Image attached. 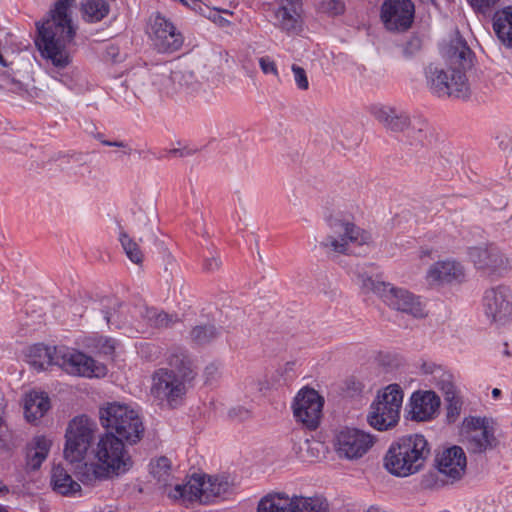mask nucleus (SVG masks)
<instances>
[{
    "instance_id": "30",
    "label": "nucleus",
    "mask_w": 512,
    "mask_h": 512,
    "mask_svg": "<svg viewBox=\"0 0 512 512\" xmlns=\"http://www.w3.org/2000/svg\"><path fill=\"white\" fill-rule=\"evenodd\" d=\"M55 350H58V348L35 344L28 349L27 361L37 370L46 369L48 366L55 364Z\"/></svg>"
},
{
    "instance_id": "53",
    "label": "nucleus",
    "mask_w": 512,
    "mask_h": 512,
    "mask_svg": "<svg viewBox=\"0 0 512 512\" xmlns=\"http://www.w3.org/2000/svg\"><path fill=\"white\" fill-rule=\"evenodd\" d=\"M166 263L167 265L170 266H173L175 264V259L169 252L166 254Z\"/></svg>"
},
{
    "instance_id": "12",
    "label": "nucleus",
    "mask_w": 512,
    "mask_h": 512,
    "mask_svg": "<svg viewBox=\"0 0 512 512\" xmlns=\"http://www.w3.org/2000/svg\"><path fill=\"white\" fill-rule=\"evenodd\" d=\"M257 512H330L327 501L321 497H305L287 493H272L258 503Z\"/></svg>"
},
{
    "instance_id": "31",
    "label": "nucleus",
    "mask_w": 512,
    "mask_h": 512,
    "mask_svg": "<svg viewBox=\"0 0 512 512\" xmlns=\"http://www.w3.org/2000/svg\"><path fill=\"white\" fill-rule=\"evenodd\" d=\"M51 484L53 489L62 495L74 494L81 489L80 484L74 481L61 465H55L52 468Z\"/></svg>"
},
{
    "instance_id": "43",
    "label": "nucleus",
    "mask_w": 512,
    "mask_h": 512,
    "mask_svg": "<svg viewBox=\"0 0 512 512\" xmlns=\"http://www.w3.org/2000/svg\"><path fill=\"white\" fill-rule=\"evenodd\" d=\"M422 42L417 36L410 37L402 46V54L405 58H411L421 49Z\"/></svg>"
},
{
    "instance_id": "21",
    "label": "nucleus",
    "mask_w": 512,
    "mask_h": 512,
    "mask_svg": "<svg viewBox=\"0 0 512 512\" xmlns=\"http://www.w3.org/2000/svg\"><path fill=\"white\" fill-rule=\"evenodd\" d=\"M415 5L412 0H385L381 6V19L386 28L405 31L414 21Z\"/></svg>"
},
{
    "instance_id": "13",
    "label": "nucleus",
    "mask_w": 512,
    "mask_h": 512,
    "mask_svg": "<svg viewBox=\"0 0 512 512\" xmlns=\"http://www.w3.org/2000/svg\"><path fill=\"white\" fill-rule=\"evenodd\" d=\"M96 431V424L86 416L75 417L66 430L64 457L70 463L84 460L91 446Z\"/></svg>"
},
{
    "instance_id": "9",
    "label": "nucleus",
    "mask_w": 512,
    "mask_h": 512,
    "mask_svg": "<svg viewBox=\"0 0 512 512\" xmlns=\"http://www.w3.org/2000/svg\"><path fill=\"white\" fill-rule=\"evenodd\" d=\"M100 420L107 432L114 433L129 445L139 442L144 426L137 411L125 404L110 403L100 410Z\"/></svg>"
},
{
    "instance_id": "22",
    "label": "nucleus",
    "mask_w": 512,
    "mask_h": 512,
    "mask_svg": "<svg viewBox=\"0 0 512 512\" xmlns=\"http://www.w3.org/2000/svg\"><path fill=\"white\" fill-rule=\"evenodd\" d=\"M150 35L155 48L162 53H172L183 45V36L168 19L156 14L150 23Z\"/></svg>"
},
{
    "instance_id": "10",
    "label": "nucleus",
    "mask_w": 512,
    "mask_h": 512,
    "mask_svg": "<svg viewBox=\"0 0 512 512\" xmlns=\"http://www.w3.org/2000/svg\"><path fill=\"white\" fill-rule=\"evenodd\" d=\"M424 74L427 88L439 98H464L468 95L467 78L459 68L430 63Z\"/></svg>"
},
{
    "instance_id": "26",
    "label": "nucleus",
    "mask_w": 512,
    "mask_h": 512,
    "mask_svg": "<svg viewBox=\"0 0 512 512\" xmlns=\"http://www.w3.org/2000/svg\"><path fill=\"white\" fill-rule=\"evenodd\" d=\"M426 278L430 284H446L462 282L465 278V269L455 260L438 261L427 271Z\"/></svg>"
},
{
    "instance_id": "7",
    "label": "nucleus",
    "mask_w": 512,
    "mask_h": 512,
    "mask_svg": "<svg viewBox=\"0 0 512 512\" xmlns=\"http://www.w3.org/2000/svg\"><path fill=\"white\" fill-rule=\"evenodd\" d=\"M125 443V440L112 432H106L100 437L95 448L97 464L93 466L97 479L119 476L132 468L133 460Z\"/></svg>"
},
{
    "instance_id": "27",
    "label": "nucleus",
    "mask_w": 512,
    "mask_h": 512,
    "mask_svg": "<svg viewBox=\"0 0 512 512\" xmlns=\"http://www.w3.org/2000/svg\"><path fill=\"white\" fill-rule=\"evenodd\" d=\"M493 30L504 46L512 48V6H507L494 14Z\"/></svg>"
},
{
    "instance_id": "57",
    "label": "nucleus",
    "mask_w": 512,
    "mask_h": 512,
    "mask_svg": "<svg viewBox=\"0 0 512 512\" xmlns=\"http://www.w3.org/2000/svg\"><path fill=\"white\" fill-rule=\"evenodd\" d=\"M423 4H432L436 5V0H419Z\"/></svg>"
},
{
    "instance_id": "46",
    "label": "nucleus",
    "mask_w": 512,
    "mask_h": 512,
    "mask_svg": "<svg viewBox=\"0 0 512 512\" xmlns=\"http://www.w3.org/2000/svg\"><path fill=\"white\" fill-rule=\"evenodd\" d=\"M259 66L264 74H272L275 77H279L277 65L269 56L259 58Z\"/></svg>"
},
{
    "instance_id": "16",
    "label": "nucleus",
    "mask_w": 512,
    "mask_h": 512,
    "mask_svg": "<svg viewBox=\"0 0 512 512\" xmlns=\"http://www.w3.org/2000/svg\"><path fill=\"white\" fill-rule=\"evenodd\" d=\"M323 406L324 398L315 389L304 387L298 391L292 403L294 418L308 430H316L320 425Z\"/></svg>"
},
{
    "instance_id": "17",
    "label": "nucleus",
    "mask_w": 512,
    "mask_h": 512,
    "mask_svg": "<svg viewBox=\"0 0 512 512\" xmlns=\"http://www.w3.org/2000/svg\"><path fill=\"white\" fill-rule=\"evenodd\" d=\"M493 421L487 417L468 416L463 419L461 436L473 453H482L494 446Z\"/></svg>"
},
{
    "instance_id": "42",
    "label": "nucleus",
    "mask_w": 512,
    "mask_h": 512,
    "mask_svg": "<svg viewBox=\"0 0 512 512\" xmlns=\"http://www.w3.org/2000/svg\"><path fill=\"white\" fill-rule=\"evenodd\" d=\"M320 10L330 16H337L344 12L345 5L340 0H323L320 3Z\"/></svg>"
},
{
    "instance_id": "40",
    "label": "nucleus",
    "mask_w": 512,
    "mask_h": 512,
    "mask_svg": "<svg viewBox=\"0 0 512 512\" xmlns=\"http://www.w3.org/2000/svg\"><path fill=\"white\" fill-rule=\"evenodd\" d=\"M144 318L148 324L156 328H166L177 322V317L160 312L155 308H146Z\"/></svg>"
},
{
    "instance_id": "41",
    "label": "nucleus",
    "mask_w": 512,
    "mask_h": 512,
    "mask_svg": "<svg viewBox=\"0 0 512 512\" xmlns=\"http://www.w3.org/2000/svg\"><path fill=\"white\" fill-rule=\"evenodd\" d=\"M119 241L129 260L135 264H141L143 253L139 245L126 232H120Z\"/></svg>"
},
{
    "instance_id": "61",
    "label": "nucleus",
    "mask_w": 512,
    "mask_h": 512,
    "mask_svg": "<svg viewBox=\"0 0 512 512\" xmlns=\"http://www.w3.org/2000/svg\"><path fill=\"white\" fill-rule=\"evenodd\" d=\"M0 512H7V511L4 507L0 506Z\"/></svg>"
},
{
    "instance_id": "45",
    "label": "nucleus",
    "mask_w": 512,
    "mask_h": 512,
    "mask_svg": "<svg viewBox=\"0 0 512 512\" xmlns=\"http://www.w3.org/2000/svg\"><path fill=\"white\" fill-rule=\"evenodd\" d=\"M500 0H468L472 8L482 14L490 12Z\"/></svg>"
},
{
    "instance_id": "50",
    "label": "nucleus",
    "mask_w": 512,
    "mask_h": 512,
    "mask_svg": "<svg viewBox=\"0 0 512 512\" xmlns=\"http://www.w3.org/2000/svg\"><path fill=\"white\" fill-rule=\"evenodd\" d=\"M245 384L250 393L261 392L266 387L264 382L254 378L247 379Z\"/></svg>"
},
{
    "instance_id": "23",
    "label": "nucleus",
    "mask_w": 512,
    "mask_h": 512,
    "mask_svg": "<svg viewBox=\"0 0 512 512\" xmlns=\"http://www.w3.org/2000/svg\"><path fill=\"white\" fill-rule=\"evenodd\" d=\"M274 26L287 34L298 33L302 28L301 0H275Z\"/></svg>"
},
{
    "instance_id": "2",
    "label": "nucleus",
    "mask_w": 512,
    "mask_h": 512,
    "mask_svg": "<svg viewBox=\"0 0 512 512\" xmlns=\"http://www.w3.org/2000/svg\"><path fill=\"white\" fill-rule=\"evenodd\" d=\"M167 360L168 368H160L153 373L151 394L175 407L185 396L196 372L191 359L181 349L171 351Z\"/></svg>"
},
{
    "instance_id": "52",
    "label": "nucleus",
    "mask_w": 512,
    "mask_h": 512,
    "mask_svg": "<svg viewBox=\"0 0 512 512\" xmlns=\"http://www.w3.org/2000/svg\"><path fill=\"white\" fill-rule=\"evenodd\" d=\"M101 348L105 354H111L115 349V341L113 339H105Z\"/></svg>"
},
{
    "instance_id": "54",
    "label": "nucleus",
    "mask_w": 512,
    "mask_h": 512,
    "mask_svg": "<svg viewBox=\"0 0 512 512\" xmlns=\"http://www.w3.org/2000/svg\"><path fill=\"white\" fill-rule=\"evenodd\" d=\"M500 395H501V390L500 389L494 388L492 390V397L493 398L497 399L498 397H500Z\"/></svg>"
},
{
    "instance_id": "34",
    "label": "nucleus",
    "mask_w": 512,
    "mask_h": 512,
    "mask_svg": "<svg viewBox=\"0 0 512 512\" xmlns=\"http://www.w3.org/2000/svg\"><path fill=\"white\" fill-rule=\"evenodd\" d=\"M221 335V329L213 324L195 326L190 332L191 341L199 346L206 345Z\"/></svg>"
},
{
    "instance_id": "3",
    "label": "nucleus",
    "mask_w": 512,
    "mask_h": 512,
    "mask_svg": "<svg viewBox=\"0 0 512 512\" xmlns=\"http://www.w3.org/2000/svg\"><path fill=\"white\" fill-rule=\"evenodd\" d=\"M430 456V446L421 434L406 435L393 441L383 458L385 469L397 477L420 472Z\"/></svg>"
},
{
    "instance_id": "37",
    "label": "nucleus",
    "mask_w": 512,
    "mask_h": 512,
    "mask_svg": "<svg viewBox=\"0 0 512 512\" xmlns=\"http://www.w3.org/2000/svg\"><path fill=\"white\" fill-rule=\"evenodd\" d=\"M445 401L446 420L448 423H455L462 412L463 399L460 391L448 392L443 395Z\"/></svg>"
},
{
    "instance_id": "1",
    "label": "nucleus",
    "mask_w": 512,
    "mask_h": 512,
    "mask_svg": "<svg viewBox=\"0 0 512 512\" xmlns=\"http://www.w3.org/2000/svg\"><path fill=\"white\" fill-rule=\"evenodd\" d=\"M73 3L74 0H57L51 17L38 26L36 44L42 57L51 65L49 73L56 79L71 62L67 45L72 42L75 29L68 12Z\"/></svg>"
},
{
    "instance_id": "29",
    "label": "nucleus",
    "mask_w": 512,
    "mask_h": 512,
    "mask_svg": "<svg viewBox=\"0 0 512 512\" xmlns=\"http://www.w3.org/2000/svg\"><path fill=\"white\" fill-rule=\"evenodd\" d=\"M50 408L49 397L44 393L30 392L24 403V414L29 422H34L44 416Z\"/></svg>"
},
{
    "instance_id": "15",
    "label": "nucleus",
    "mask_w": 512,
    "mask_h": 512,
    "mask_svg": "<svg viewBox=\"0 0 512 512\" xmlns=\"http://www.w3.org/2000/svg\"><path fill=\"white\" fill-rule=\"evenodd\" d=\"M467 254L475 269L486 276L503 277L511 270L509 258L494 244L470 247Z\"/></svg>"
},
{
    "instance_id": "14",
    "label": "nucleus",
    "mask_w": 512,
    "mask_h": 512,
    "mask_svg": "<svg viewBox=\"0 0 512 512\" xmlns=\"http://www.w3.org/2000/svg\"><path fill=\"white\" fill-rule=\"evenodd\" d=\"M55 365L74 376L100 378L107 373L105 365L81 351L67 347H58L55 350Z\"/></svg>"
},
{
    "instance_id": "5",
    "label": "nucleus",
    "mask_w": 512,
    "mask_h": 512,
    "mask_svg": "<svg viewBox=\"0 0 512 512\" xmlns=\"http://www.w3.org/2000/svg\"><path fill=\"white\" fill-rule=\"evenodd\" d=\"M354 274L364 292L378 295L392 309L409 314L414 318L427 316L425 305L418 296L410 291L374 279L364 271L363 267L357 266Z\"/></svg>"
},
{
    "instance_id": "39",
    "label": "nucleus",
    "mask_w": 512,
    "mask_h": 512,
    "mask_svg": "<svg viewBox=\"0 0 512 512\" xmlns=\"http://www.w3.org/2000/svg\"><path fill=\"white\" fill-rule=\"evenodd\" d=\"M0 88L20 96L28 94L27 85L24 81L16 73L11 74L8 70L0 74Z\"/></svg>"
},
{
    "instance_id": "32",
    "label": "nucleus",
    "mask_w": 512,
    "mask_h": 512,
    "mask_svg": "<svg viewBox=\"0 0 512 512\" xmlns=\"http://www.w3.org/2000/svg\"><path fill=\"white\" fill-rule=\"evenodd\" d=\"M51 440L45 436H36L27 449V465L33 469H38L46 459L50 448Z\"/></svg>"
},
{
    "instance_id": "48",
    "label": "nucleus",
    "mask_w": 512,
    "mask_h": 512,
    "mask_svg": "<svg viewBox=\"0 0 512 512\" xmlns=\"http://www.w3.org/2000/svg\"><path fill=\"white\" fill-rule=\"evenodd\" d=\"M221 266V260L219 255H211L204 261L203 268L206 272H214Z\"/></svg>"
},
{
    "instance_id": "49",
    "label": "nucleus",
    "mask_w": 512,
    "mask_h": 512,
    "mask_svg": "<svg viewBox=\"0 0 512 512\" xmlns=\"http://www.w3.org/2000/svg\"><path fill=\"white\" fill-rule=\"evenodd\" d=\"M219 374H220L219 366L214 363L207 365L204 370V375H205L207 383L214 381L219 376Z\"/></svg>"
},
{
    "instance_id": "33",
    "label": "nucleus",
    "mask_w": 512,
    "mask_h": 512,
    "mask_svg": "<svg viewBox=\"0 0 512 512\" xmlns=\"http://www.w3.org/2000/svg\"><path fill=\"white\" fill-rule=\"evenodd\" d=\"M153 80L154 75L151 76L147 71L142 70L131 74L126 82L136 97L145 98L152 92L151 85L155 86Z\"/></svg>"
},
{
    "instance_id": "60",
    "label": "nucleus",
    "mask_w": 512,
    "mask_h": 512,
    "mask_svg": "<svg viewBox=\"0 0 512 512\" xmlns=\"http://www.w3.org/2000/svg\"><path fill=\"white\" fill-rule=\"evenodd\" d=\"M178 152H179V150H177V149H173L170 151V153H172V154H177Z\"/></svg>"
},
{
    "instance_id": "59",
    "label": "nucleus",
    "mask_w": 512,
    "mask_h": 512,
    "mask_svg": "<svg viewBox=\"0 0 512 512\" xmlns=\"http://www.w3.org/2000/svg\"><path fill=\"white\" fill-rule=\"evenodd\" d=\"M239 411H240L241 415H242V414H243V415H247V414H248V411H247V410H241V409H239Z\"/></svg>"
},
{
    "instance_id": "19",
    "label": "nucleus",
    "mask_w": 512,
    "mask_h": 512,
    "mask_svg": "<svg viewBox=\"0 0 512 512\" xmlns=\"http://www.w3.org/2000/svg\"><path fill=\"white\" fill-rule=\"evenodd\" d=\"M153 84L161 94L172 98L192 96L201 89L193 72L181 70L154 74Z\"/></svg>"
},
{
    "instance_id": "20",
    "label": "nucleus",
    "mask_w": 512,
    "mask_h": 512,
    "mask_svg": "<svg viewBox=\"0 0 512 512\" xmlns=\"http://www.w3.org/2000/svg\"><path fill=\"white\" fill-rule=\"evenodd\" d=\"M483 309L485 316L497 325H504L512 317V294L508 287L498 285L484 292Z\"/></svg>"
},
{
    "instance_id": "56",
    "label": "nucleus",
    "mask_w": 512,
    "mask_h": 512,
    "mask_svg": "<svg viewBox=\"0 0 512 512\" xmlns=\"http://www.w3.org/2000/svg\"><path fill=\"white\" fill-rule=\"evenodd\" d=\"M0 66L2 68H8L9 64L6 62V60L3 58V56L0 54Z\"/></svg>"
},
{
    "instance_id": "8",
    "label": "nucleus",
    "mask_w": 512,
    "mask_h": 512,
    "mask_svg": "<svg viewBox=\"0 0 512 512\" xmlns=\"http://www.w3.org/2000/svg\"><path fill=\"white\" fill-rule=\"evenodd\" d=\"M232 484L227 477H207L205 475H193L185 484H175L168 491V496L184 503L199 501L206 504L214 498L228 494Z\"/></svg>"
},
{
    "instance_id": "18",
    "label": "nucleus",
    "mask_w": 512,
    "mask_h": 512,
    "mask_svg": "<svg viewBox=\"0 0 512 512\" xmlns=\"http://www.w3.org/2000/svg\"><path fill=\"white\" fill-rule=\"evenodd\" d=\"M376 437L357 428H343L335 436L334 446L340 458L357 460L374 446Z\"/></svg>"
},
{
    "instance_id": "55",
    "label": "nucleus",
    "mask_w": 512,
    "mask_h": 512,
    "mask_svg": "<svg viewBox=\"0 0 512 512\" xmlns=\"http://www.w3.org/2000/svg\"><path fill=\"white\" fill-rule=\"evenodd\" d=\"M366 512H385L383 511L381 508L379 507H376V506H371L368 508V510Z\"/></svg>"
},
{
    "instance_id": "24",
    "label": "nucleus",
    "mask_w": 512,
    "mask_h": 512,
    "mask_svg": "<svg viewBox=\"0 0 512 512\" xmlns=\"http://www.w3.org/2000/svg\"><path fill=\"white\" fill-rule=\"evenodd\" d=\"M440 404V397L434 391L414 392L410 398L411 419L418 422L433 419L438 413Z\"/></svg>"
},
{
    "instance_id": "44",
    "label": "nucleus",
    "mask_w": 512,
    "mask_h": 512,
    "mask_svg": "<svg viewBox=\"0 0 512 512\" xmlns=\"http://www.w3.org/2000/svg\"><path fill=\"white\" fill-rule=\"evenodd\" d=\"M291 70L293 72L294 81H295L298 89L303 90V91L308 90L309 89V81H308L306 71L302 67H300L296 64H293L291 66Z\"/></svg>"
},
{
    "instance_id": "11",
    "label": "nucleus",
    "mask_w": 512,
    "mask_h": 512,
    "mask_svg": "<svg viewBox=\"0 0 512 512\" xmlns=\"http://www.w3.org/2000/svg\"><path fill=\"white\" fill-rule=\"evenodd\" d=\"M403 391L397 384H390L379 392L370 405L367 422L378 431L393 428L399 421Z\"/></svg>"
},
{
    "instance_id": "51",
    "label": "nucleus",
    "mask_w": 512,
    "mask_h": 512,
    "mask_svg": "<svg viewBox=\"0 0 512 512\" xmlns=\"http://www.w3.org/2000/svg\"><path fill=\"white\" fill-rule=\"evenodd\" d=\"M102 144L105 145V146H113V147L123 148L124 149L123 153L125 155H127V156H130L131 153H132V149L130 147H128V145L125 142H123V141L103 140Z\"/></svg>"
},
{
    "instance_id": "6",
    "label": "nucleus",
    "mask_w": 512,
    "mask_h": 512,
    "mask_svg": "<svg viewBox=\"0 0 512 512\" xmlns=\"http://www.w3.org/2000/svg\"><path fill=\"white\" fill-rule=\"evenodd\" d=\"M330 233L320 242L328 254H355L354 249L371 242V235L354 224L348 217L331 214L326 218Z\"/></svg>"
},
{
    "instance_id": "35",
    "label": "nucleus",
    "mask_w": 512,
    "mask_h": 512,
    "mask_svg": "<svg viewBox=\"0 0 512 512\" xmlns=\"http://www.w3.org/2000/svg\"><path fill=\"white\" fill-rule=\"evenodd\" d=\"M82 11L86 21L95 23L108 15L109 5L104 0H89L83 4Z\"/></svg>"
},
{
    "instance_id": "28",
    "label": "nucleus",
    "mask_w": 512,
    "mask_h": 512,
    "mask_svg": "<svg viewBox=\"0 0 512 512\" xmlns=\"http://www.w3.org/2000/svg\"><path fill=\"white\" fill-rule=\"evenodd\" d=\"M471 50L461 39L452 41L445 52L446 66L456 67L464 72L470 64Z\"/></svg>"
},
{
    "instance_id": "58",
    "label": "nucleus",
    "mask_w": 512,
    "mask_h": 512,
    "mask_svg": "<svg viewBox=\"0 0 512 512\" xmlns=\"http://www.w3.org/2000/svg\"><path fill=\"white\" fill-rule=\"evenodd\" d=\"M229 415H230V417H235V416H236V414H235V409L231 410V411L229 412Z\"/></svg>"
},
{
    "instance_id": "38",
    "label": "nucleus",
    "mask_w": 512,
    "mask_h": 512,
    "mask_svg": "<svg viewBox=\"0 0 512 512\" xmlns=\"http://www.w3.org/2000/svg\"><path fill=\"white\" fill-rule=\"evenodd\" d=\"M428 372V370L426 371ZM429 373L432 375V382L434 385L445 395L448 392L457 391V387L454 384L453 375L444 370L442 367H433L429 370Z\"/></svg>"
},
{
    "instance_id": "47",
    "label": "nucleus",
    "mask_w": 512,
    "mask_h": 512,
    "mask_svg": "<svg viewBox=\"0 0 512 512\" xmlns=\"http://www.w3.org/2000/svg\"><path fill=\"white\" fill-rule=\"evenodd\" d=\"M120 314L121 311H114L113 313L104 312V319L110 327L114 326L115 328H122L126 321H122L120 319Z\"/></svg>"
},
{
    "instance_id": "36",
    "label": "nucleus",
    "mask_w": 512,
    "mask_h": 512,
    "mask_svg": "<svg viewBox=\"0 0 512 512\" xmlns=\"http://www.w3.org/2000/svg\"><path fill=\"white\" fill-rule=\"evenodd\" d=\"M150 473L163 487L171 485V462L166 457H159L150 463Z\"/></svg>"
},
{
    "instance_id": "4",
    "label": "nucleus",
    "mask_w": 512,
    "mask_h": 512,
    "mask_svg": "<svg viewBox=\"0 0 512 512\" xmlns=\"http://www.w3.org/2000/svg\"><path fill=\"white\" fill-rule=\"evenodd\" d=\"M371 115L389 132L401 134L403 141L413 147H423L429 142L430 127L421 119L411 118L405 110L376 104L370 107Z\"/></svg>"
},
{
    "instance_id": "25",
    "label": "nucleus",
    "mask_w": 512,
    "mask_h": 512,
    "mask_svg": "<svg viewBox=\"0 0 512 512\" xmlns=\"http://www.w3.org/2000/svg\"><path fill=\"white\" fill-rule=\"evenodd\" d=\"M436 467L451 482L459 480L466 469V455L463 449L459 446L445 449L437 456Z\"/></svg>"
}]
</instances>
